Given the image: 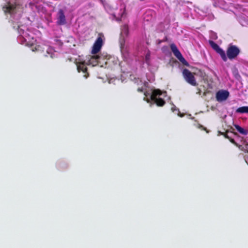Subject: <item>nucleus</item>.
<instances>
[{
	"label": "nucleus",
	"instance_id": "nucleus-15",
	"mask_svg": "<svg viewBox=\"0 0 248 248\" xmlns=\"http://www.w3.org/2000/svg\"><path fill=\"white\" fill-rule=\"evenodd\" d=\"M129 33L128 27L127 25H124L122 27L121 35L127 36Z\"/></svg>",
	"mask_w": 248,
	"mask_h": 248
},
{
	"label": "nucleus",
	"instance_id": "nucleus-3",
	"mask_svg": "<svg viewBox=\"0 0 248 248\" xmlns=\"http://www.w3.org/2000/svg\"><path fill=\"white\" fill-rule=\"evenodd\" d=\"M182 73L184 78L188 83L194 86L198 85L193 74L188 69H184L183 70Z\"/></svg>",
	"mask_w": 248,
	"mask_h": 248
},
{
	"label": "nucleus",
	"instance_id": "nucleus-18",
	"mask_svg": "<svg viewBox=\"0 0 248 248\" xmlns=\"http://www.w3.org/2000/svg\"><path fill=\"white\" fill-rule=\"evenodd\" d=\"M27 33H25V34H24V35H23V38L25 40V41L26 42H29L30 41V37L29 35H27Z\"/></svg>",
	"mask_w": 248,
	"mask_h": 248
},
{
	"label": "nucleus",
	"instance_id": "nucleus-14",
	"mask_svg": "<svg viewBox=\"0 0 248 248\" xmlns=\"http://www.w3.org/2000/svg\"><path fill=\"white\" fill-rule=\"evenodd\" d=\"M236 112L239 113H248V106H243L238 108Z\"/></svg>",
	"mask_w": 248,
	"mask_h": 248
},
{
	"label": "nucleus",
	"instance_id": "nucleus-1",
	"mask_svg": "<svg viewBox=\"0 0 248 248\" xmlns=\"http://www.w3.org/2000/svg\"><path fill=\"white\" fill-rule=\"evenodd\" d=\"M162 94V92L159 89L154 90L152 93L151 95V99L154 101L157 106L159 107H162L165 104V101L164 99L161 98L157 97H159Z\"/></svg>",
	"mask_w": 248,
	"mask_h": 248
},
{
	"label": "nucleus",
	"instance_id": "nucleus-24",
	"mask_svg": "<svg viewBox=\"0 0 248 248\" xmlns=\"http://www.w3.org/2000/svg\"><path fill=\"white\" fill-rule=\"evenodd\" d=\"M197 90H198V92H197V93H198V94H199V95H200V94H201V92H202V91H201V90L200 88H198V89H197Z\"/></svg>",
	"mask_w": 248,
	"mask_h": 248
},
{
	"label": "nucleus",
	"instance_id": "nucleus-8",
	"mask_svg": "<svg viewBox=\"0 0 248 248\" xmlns=\"http://www.w3.org/2000/svg\"><path fill=\"white\" fill-rule=\"evenodd\" d=\"M16 8V4H12L10 2H8L7 4L3 6L2 10L5 13H8L11 14L14 13Z\"/></svg>",
	"mask_w": 248,
	"mask_h": 248
},
{
	"label": "nucleus",
	"instance_id": "nucleus-20",
	"mask_svg": "<svg viewBox=\"0 0 248 248\" xmlns=\"http://www.w3.org/2000/svg\"><path fill=\"white\" fill-rule=\"evenodd\" d=\"M229 140L232 143H233V144L236 145L237 146H239L238 145L237 143L235 141V140H234V139H232V138L230 137V138L229 139Z\"/></svg>",
	"mask_w": 248,
	"mask_h": 248
},
{
	"label": "nucleus",
	"instance_id": "nucleus-21",
	"mask_svg": "<svg viewBox=\"0 0 248 248\" xmlns=\"http://www.w3.org/2000/svg\"><path fill=\"white\" fill-rule=\"evenodd\" d=\"M124 43H125V41H124V39H121V40H120V45H121V48H123V47H124Z\"/></svg>",
	"mask_w": 248,
	"mask_h": 248
},
{
	"label": "nucleus",
	"instance_id": "nucleus-11",
	"mask_svg": "<svg viewBox=\"0 0 248 248\" xmlns=\"http://www.w3.org/2000/svg\"><path fill=\"white\" fill-rule=\"evenodd\" d=\"M170 48L172 51L173 52L174 55L177 58L178 57H181L183 58V56L181 53L176 47V46L174 44H171L170 45Z\"/></svg>",
	"mask_w": 248,
	"mask_h": 248
},
{
	"label": "nucleus",
	"instance_id": "nucleus-17",
	"mask_svg": "<svg viewBox=\"0 0 248 248\" xmlns=\"http://www.w3.org/2000/svg\"><path fill=\"white\" fill-rule=\"evenodd\" d=\"M177 58L185 65H188V63L186 62V61L185 59V58L183 57V58L181 57H178Z\"/></svg>",
	"mask_w": 248,
	"mask_h": 248
},
{
	"label": "nucleus",
	"instance_id": "nucleus-25",
	"mask_svg": "<svg viewBox=\"0 0 248 248\" xmlns=\"http://www.w3.org/2000/svg\"><path fill=\"white\" fill-rule=\"evenodd\" d=\"M138 91L139 92H143V89L142 88H139L138 89Z\"/></svg>",
	"mask_w": 248,
	"mask_h": 248
},
{
	"label": "nucleus",
	"instance_id": "nucleus-5",
	"mask_svg": "<svg viewBox=\"0 0 248 248\" xmlns=\"http://www.w3.org/2000/svg\"><path fill=\"white\" fill-rule=\"evenodd\" d=\"M209 43L212 48L215 50L217 53L220 55L222 60L224 62H226L227 61V56L225 51L213 41L209 40Z\"/></svg>",
	"mask_w": 248,
	"mask_h": 248
},
{
	"label": "nucleus",
	"instance_id": "nucleus-23",
	"mask_svg": "<svg viewBox=\"0 0 248 248\" xmlns=\"http://www.w3.org/2000/svg\"><path fill=\"white\" fill-rule=\"evenodd\" d=\"M198 127H199V128H201L202 130H205V131H206L207 132H208V131H207V130L206 128H205V127H203L202 125H201V124H198Z\"/></svg>",
	"mask_w": 248,
	"mask_h": 248
},
{
	"label": "nucleus",
	"instance_id": "nucleus-12",
	"mask_svg": "<svg viewBox=\"0 0 248 248\" xmlns=\"http://www.w3.org/2000/svg\"><path fill=\"white\" fill-rule=\"evenodd\" d=\"M239 149L245 152L246 154L244 155V158L246 163L248 165V145H246L245 147L241 145L239 146Z\"/></svg>",
	"mask_w": 248,
	"mask_h": 248
},
{
	"label": "nucleus",
	"instance_id": "nucleus-9",
	"mask_svg": "<svg viewBox=\"0 0 248 248\" xmlns=\"http://www.w3.org/2000/svg\"><path fill=\"white\" fill-rule=\"evenodd\" d=\"M77 70L78 72H82L84 75V77L85 78H87L89 74L87 72V67L85 64V62H81L77 64Z\"/></svg>",
	"mask_w": 248,
	"mask_h": 248
},
{
	"label": "nucleus",
	"instance_id": "nucleus-22",
	"mask_svg": "<svg viewBox=\"0 0 248 248\" xmlns=\"http://www.w3.org/2000/svg\"><path fill=\"white\" fill-rule=\"evenodd\" d=\"M150 54L148 53L145 56V61L146 63H148L149 62V61L150 60Z\"/></svg>",
	"mask_w": 248,
	"mask_h": 248
},
{
	"label": "nucleus",
	"instance_id": "nucleus-19",
	"mask_svg": "<svg viewBox=\"0 0 248 248\" xmlns=\"http://www.w3.org/2000/svg\"><path fill=\"white\" fill-rule=\"evenodd\" d=\"M221 135H223L225 138L226 139H228L229 140V139L230 138V137L228 136V131H226V132H220Z\"/></svg>",
	"mask_w": 248,
	"mask_h": 248
},
{
	"label": "nucleus",
	"instance_id": "nucleus-4",
	"mask_svg": "<svg viewBox=\"0 0 248 248\" xmlns=\"http://www.w3.org/2000/svg\"><path fill=\"white\" fill-rule=\"evenodd\" d=\"M104 37V35L102 33H99L98 36L95 40L94 43L93 45L92 50V54H96L100 50L102 46H103V38Z\"/></svg>",
	"mask_w": 248,
	"mask_h": 248
},
{
	"label": "nucleus",
	"instance_id": "nucleus-6",
	"mask_svg": "<svg viewBox=\"0 0 248 248\" xmlns=\"http://www.w3.org/2000/svg\"><path fill=\"white\" fill-rule=\"evenodd\" d=\"M57 24L58 25H63L66 24V17L62 9H59L57 15Z\"/></svg>",
	"mask_w": 248,
	"mask_h": 248
},
{
	"label": "nucleus",
	"instance_id": "nucleus-16",
	"mask_svg": "<svg viewBox=\"0 0 248 248\" xmlns=\"http://www.w3.org/2000/svg\"><path fill=\"white\" fill-rule=\"evenodd\" d=\"M233 74L236 79L239 80L241 78V76L239 75L237 70H235L234 71H233Z\"/></svg>",
	"mask_w": 248,
	"mask_h": 248
},
{
	"label": "nucleus",
	"instance_id": "nucleus-10",
	"mask_svg": "<svg viewBox=\"0 0 248 248\" xmlns=\"http://www.w3.org/2000/svg\"><path fill=\"white\" fill-rule=\"evenodd\" d=\"M101 57L99 55L92 56L90 59L88 61V64L96 65L100 62Z\"/></svg>",
	"mask_w": 248,
	"mask_h": 248
},
{
	"label": "nucleus",
	"instance_id": "nucleus-13",
	"mask_svg": "<svg viewBox=\"0 0 248 248\" xmlns=\"http://www.w3.org/2000/svg\"><path fill=\"white\" fill-rule=\"evenodd\" d=\"M234 127L237 131L243 135H247L248 134V130L245 129L239 125L235 124Z\"/></svg>",
	"mask_w": 248,
	"mask_h": 248
},
{
	"label": "nucleus",
	"instance_id": "nucleus-7",
	"mask_svg": "<svg viewBox=\"0 0 248 248\" xmlns=\"http://www.w3.org/2000/svg\"><path fill=\"white\" fill-rule=\"evenodd\" d=\"M229 96V92L228 91H219L216 93V99L218 102H222L226 100Z\"/></svg>",
	"mask_w": 248,
	"mask_h": 248
},
{
	"label": "nucleus",
	"instance_id": "nucleus-2",
	"mask_svg": "<svg viewBox=\"0 0 248 248\" xmlns=\"http://www.w3.org/2000/svg\"><path fill=\"white\" fill-rule=\"evenodd\" d=\"M240 53V50L239 47L232 44L229 45L226 51L227 58L231 60L235 59Z\"/></svg>",
	"mask_w": 248,
	"mask_h": 248
}]
</instances>
